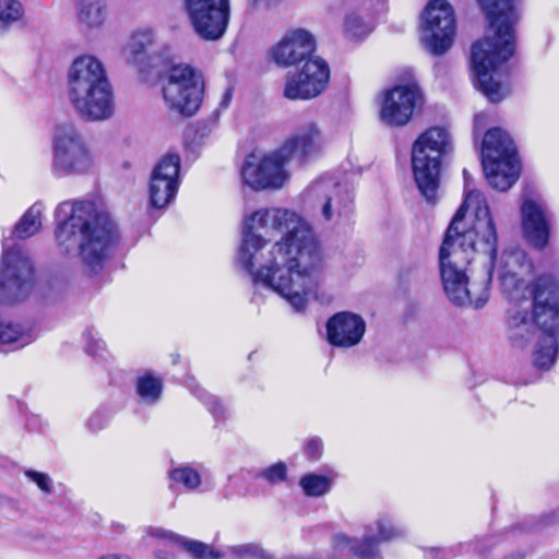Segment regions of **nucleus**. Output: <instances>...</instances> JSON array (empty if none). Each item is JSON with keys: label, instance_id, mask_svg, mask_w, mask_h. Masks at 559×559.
Instances as JSON below:
<instances>
[{"label": "nucleus", "instance_id": "nucleus-8", "mask_svg": "<svg viewBox=\"0 0 559 559\" xmlns=\"http://www.w3.org/2000/svg\"><path fill=\"white\" fill-rule=\"evenodd\" d=\"M452 152L451 136L444 128L433 127L413 144L412 167L421 195L436 202L440 186L441 159Z\"/></svg>", "mask_w": 559, "mask_h": 559}, {"label": "nucleus", "instance_id": "nucleus-21", "mask_svg": "<svg viewBox=\"0 0 559 559\" xmlns=\"http://www.w3.org/2000/svg\"><path fill=\"white\" fill-rule=\"evenodd\" d=\"M379 536L365 535L362 538L349 537L345 534H335L332 538L334 551L349 555L358 559H372L378 554V546L382 540H390L394 537L388 533L384 526H380Z\"/></svg>", "mask_w": 559, "mask_h": 559}, {"label": "nucleus", "instance_id": "nucleus-13", "mask_svg": "<svg viewBox=\"0 0 559 559\" xmlns=\"http://www.w3.org/2000/svg\"><path fill=\"white\" fill-rule=\"evenodd\" d=\"M34 266L20 247L3 245L0 265V301L15 304L24 300L33 286Z\"/></svg>", "mask_w": 559, "mask_h": 559}, {"label": "nucleus", "instance_id": "nucleus-19", "mask_svg": "<svg viewBox=\"0 0 559 559\" xmlns=\"http://www.w3.org/2000/svg\"><path fill=\"white\" fill-rule=\"evenodd\" d=\"M365 331L362 317L349 311L337 312L326 322V340L336 347L349 348L357 345Z\"/></svg>", "mask_w": 559, "mask_h": 559}, {"label": "nucleus", "instance_id": "nucleus-24", "mask_svg": "<svg viewBox=\"0 0 559 559\" xmlns=\"http://www.w3.org/2000/svg\"><path fill=\"white\" fill-rule=\"evenodd\" d=\"M488 183L498 191H507L519 179L520 160L481 163Z\"/></svg>", "mask_w": 559, "mask_h": 559}, {"label": "nucleus", "instance_id": "nucleus-10", "mask_svg": "<svg viewBox=\"0 0 559 559\" xmlns=\"http://www.w3.org/2000/svg\"><path fill=\"white\" fill-rule=\"evenodd\" d=\"M203 92V79L191 66L170 67L163 86L164 99L170 110L183 117L193 116L200 108Z\"/></svg>", "mask_w": 559, "mask_h": 559}, {"label": "nucleus", "instance_id": "nucleus-32", "mask_svg": "<svg viewBox=\"0 0 559 559\" xmlns=\"http://www.w3.org/2000/svg\"><path fill=\"white\" fill-rule=\"evenodd\" d=\"M163 392V383L160 379L152 374H145L138 379L136 393L147 404L156 403Z\"/></svg>", "mask_w": 559, "mask_h": 559}, {"label": "nucleus", "instance_id": "nucleus-16", "mask_svg": "<svg viewBox=\"0 0 559 559\" xmlns=\"http://www.w3.org/2000/svg\"><path fill=\"white\" fill-rule=\"evenodd\" d=\"M180 156L167 153L154 167L150 183V203L164 209L176 197L179 187Z\"/></svg>", "mask_w": 559, "mask_h": 559}, {"label": "nucleus", "instance_id": "nucleus-41", "mask_svg": "<svg viewBox=\"0 0 559 559\" xmlns=\"http://www.w3.org/2000/svg\"><path fill=\"white\" fill-rule=\"evenodd\" d=\"M107 423H108V417L106 416V414L104 412L98 411L91 416L87 425L92 431H98V430L103 429Z\"/></svg>", "mask_w": 559, "mask_h": 559}, {"label": "nucleus", "instance_id": "nucleus-23", "mask_svg": "<svg viewBox=\"0 0 559 559\" xmlns=\"http://www.w3.org/2000/svg\"><path fill=\"white\" fill-rule=\"evenodd\" d=\"M150 535L165 544L183 549L194 559H222L224 557L223 552L215 550L207 544L185 538L163 527L152 528Z\"/></svg>", "mask_w": 559, "mask_h": 559}, {"label": "nucleus", "instance_id": "nucleus-30", "mask_svg": "<svg viewBox=\"0 0 559 559\" xmlns=\"http://www.w3.org/2000/svg\"><path fill=\"white\" fill-rule=\"evenodd\" d=\"M373 31L370 22L366 21L359 13L350 12L344 17L343 33L346 38L361 39Z\"/></svg>", "mask_w": 559, "mask_h": 559}, {"label": "nucleus", "instance_id": "nucleus-27", "mask_svg": "<svg viewBox=\"0 0 559 559\" xmlns=\"http://www.w3.org/2000/svg\"><path fill=\"white\" fill-rule=\"evenodd\" d=\"M31 342L19 324L0 322V352L16 350Z\"/></svg>", "mask_w": 559, "mask_h": 559}, {"label": "nucleus", "instance_id": "nucleus-2", "mask_svg": "<svg viewBox=\"0 0 559 559\" xmlns=\"http://www.w3.org/2000/svg\"><path fill=\"white\" fill-rule=\"evenodd\" d=\"M473 194L466 192L464 202L447 228L439 250V263L448 298L457 306L469 302L481 308L489 297L498 236L488 206H478L472 229H460Z\"/></svg>", "mask_w": 559, "mask_h": 559}, {"label": "nucleus", "instance_id": "nucleus-20", "mask_svg": "<svg viewBox=\"0 0 559 559\" xmlns=\"http://www.w3.org/2000/svg\"><path fill=\"white\" fill-rule=\"evenodd\" d=\"M522 228L527 242L544 249L549 240V224L542 206L533 200H525L521 206Z\"/></svg>", "mask_w": 559, "mask_h": 559}, {"label": "nucleus", "instance_id": "nucleus-40", "mask_svg": "<svg viewBox=\"0 0 559 559\" xmlns=\"http://www.w3.org/2000/svg\"><path fill=\"white\" fill-rule=\"evenodd\" d=\"M323 443L320 438L310 439L305 448V454L309 460L318 461L322 454Z\"/></svg>", "mask_w": 559, "mask_h": 559}, {"label": "nucleus", "instance_id": "nucleus-3", "mask_svg": "<svg viewBox=\"0 0 559 559\" xmlns=\"http://www.w3.org/2000/svg\"><path fill=\"white\" fill-rule=\"evenodd\" d=\"M55 239L61 254L79 257L84 272L98 274L117 240L118 230L108 213L98 211L92 201L59 203L55 211Z\"/></svg>", "mask_w": 559, "mask_h": 559}, {"label": "nucleus", "instance_id": "nucleus-17", "mask_svg": "<svg viewBox=\"0 0 559 559\" xmlns=\"http://www.w3.org/2000/svg\"><path fill=\"white\" fill-rule=\"evenodd\" d=\"M420 100L421 94L416 85H397L384 93L380 118L392 127L405 126Z\"/></svg>", "mask_w": 559, "mask_h": 559}, {"label": "nucleus", "instance_id": "nucleus-1", "mask_svg": "<svg viewBox=\"0 0 559 559\" xmlns=\"http://www.w3.org/2000/svg\"><path fill=\"white\" fill-rule=\"evenodd\" d=\"M238 263L252 276L254 296L262 285L302 311L318 286L322 253L314 233L296 213L259 210L243 221Z\"/></svg>", "mask_w": 559, "mask_h": 559}, {"label": "nucleus", "instance_id": "nucleus-45", "mask_svg": "<svg viewBox=\"0 0 559 559\" xmlns=\"http://www.w3.org/2000/svg\"><path fill=\"white\" fill-rule=\"evenodd\" d=\"M502 559H526V554L523 551H512L506 555Z\"/></svg>", "mask_w": 559, "mask_h": 559}, {"label": "nucleus", "instance_id": "nucleus-42", "mask_svg": "<svg viewBox=\"0 0 559 559\" xmlns=\"http://www.w3.org/2000/svg\"><path fill=\"white\" fill-rule=\"evenodd\" d=\"M209 411L218 418H224L226 415V409L222 405V403L214 396H209L205 402Z\"/></svg>", "mask_w": 559, "mask_h": 559}, {"label": "nucleus", "instance_id": "nucleus-46", "mask_svg": "<svg viewBox=\"0 0 559 559\" xmlns=\"http://www.w3.org/2000/svg\"><path fill=\"white\" fill-rule=\"evenodd\" d=\"M98 559H131L127 555H118V554H108L99 557Z\"/></svg>", "mask_w": 559, "mask_h": 559}, {"label": "nucleus", "instance_id": "nucleus-18", "mask_svg": "<svg viewBox=\"0 0 559 559\" xmlns=\"http://www.w3.org/2000/svg\"><path fill=\"white\" fill-rule=\"evenodd\" d=\"M314 51L316 39L313 35L305 28H296L283 36L272 48L271 55L277 66L287 68L314 57Z\"/></svg>", "mask_w": 559, "mask_h": 559}, {"label": "nucleus", "instance_id": "nucleus-39", "mask_svg": "<svg viewBox=\"0 0 559 559\" xmlns=\"http://www.w3.org/2000/svg\"><path fill=\"white\" fill-rule=\"evenodd\" d=\"M24 474L31 481L35 483L44 493L50 495L52 492V479L48 474L33 469H26Z\"/></svg>", "mask_w": 559, "mask_h": 559}, {"label": "nucleus", "instance_id": "nucleus-34", "mask_svg": "<svg viewBox=\"0 0 559 559\" xmlns=\"http://www.w3.org/2000/svg\"><path fill=\"white\" fill-rule=\"evenodd\" d=\"M169 478L173 484H180L186 489L193 490L201 484L200 474L190 466H181L169 472Z\"/></svg>", "mask_w": 559, "mask_h": 559}, {"label": "nucleus", "instance_id": "nucleus-43", "mask_svg": "<svg viewBox=\"0 0 559 559\" xmlns=\"http://www.w3.org/2000/svg\"><path fill=\"white\" fill-rule=\"evenodd\" d=\"M543 524H551L559 522V508L545 513L542 519Z\"/></svg>", "mask_w": 559, "mask_h": 559}, {"label": "nucleus", "instance_id": "nucleus-36", "mask_svg": "<svg viewBox=\"0 0 559 559\" xmlns=\"http://www.w3.org/2000/svg\"><path fill=\"white\" fill-rule=\"evenodd\" d=\"M24 9L19 0H0V23L9 25L22 19Z\"/></svg>", "mask_w": 559, "mask_h": 559}, {"label": "nucleus", "instance_id": "nucleus-44", "mask_svg": "<svg viewBox=\"0 0 559 559\" xmlns=\"http://www.w3.org/2000/svg\"><path fill=\"white\" fill-rule=\"evenodd\" d=\"M231 97H233V92H231V90L229 88V90H227V91L224 93V96H223V99H222V102H221L219 106H221L222 108H227V107H228V105H229V103H230V100H231Z\"/></svg>", "mask_w": 559, "mask_h": 559}, {"label": "nucleus", "instance_id": "nucleus-35", "mask_svg": "<svg viewBox=\"0 0 559 559\" xmlns=\"http://www.w3.org/2000/svg\"><path fill=\"white\" fill-rule=\"evenodd\" d=\"M287 465L284 462H277L255 473L254 478H262L269 485L275 486L287 479Z\"/></svg>", "mask_w": 559, "mask_h": 559}, {"label": "nucleus", "instance_id": "nucleus-28", "mask_svg": "<svg viewBox=\"0 0 559 559\" xmlns=\"http://www.w3.org/2000/svg\"><path fill=\"white\" fill-rule=\"evenodd\" d=\"M532 262L526 252L521 248H510L503 251L500 262V271H510L512 274L524 275L531 273Z\"/></svg>", "mask_w": 559, "mask_h": 559}, {"label": "nucleus", "instance_id": "nucleus-9", "mask_svg": "<svg viewBox=\"0 0 559 559\" xmlns=\"http://www.w3.org/2000/svg\"><path fill=\"white\" fill-rule=\"evenodd\" d=\"M93 162V154L81 131L71 123L58 124L52 142L53 174L84 175L92 168Z\"/></svg>", "mask_w": 559, "mask_h": 559}, {"label": "nucleus", "instance_id": "nucleus-29", "mask_svg": "<svg viewBox=\"0 0 559 559\" xmlns=\"http://www.w3.org/2000/svg\"><path fill=\"white\" fill-rule=\"evenodd\" d=\"M79 20L88 27H97L106 17L104 0H76Z\"/></svg>", "mask_w": 559, "mask_h": 559}, {"label": "nucleus", "instance_id": "nucleus-12", "mask_svg": "<svg viewBox=\"0 0 559 559\" xmlns=\"http://www.w3.org/2000/svg\"><path fill=\"white\" fill-rule=\"evenodd\" d=\"M420 40L433 56L444 55L453 45L456 22L447 0H430L423 13Z\"/></svg>", "mask_w": 559, "mask_h": 559}, {"label": "nucleus", "instance_id": "nucleus-38", "mask_svg": "<svg viewBox=\"0 0 559 559\" xmlns=\"http://www.w3.org/2000/svg\"><path fill=\"white\" fill-rule=\"evenodd\" d=\"M83 338L85 342V350L88 355L97 356L102 355V352L105 349L104 342L98 337V332L94 329H86L83 333Z\"/></svg>", "mask_w": 559, "mask_h": 559}, {"label": "nucleus", "instance_id": "nucleus-26", "mask_svg": "<svg viewBox=\"0 0 559 559\" xmlns=\"http://www.w3.org/2000/svg\"><path fill=\"white\" fill-rule=\"evenodd\" d=\"M153 44V33L148 29L138 32L131 37L126 50V59L134 66L142 64L147 55V48Z\"/></svg>", "mask_w": 559, "mask_h": 559}, {"label": "nucleus", "instance_id": "nucleus-7", "mask_svg": "<svg viewBox=\"0 0 559 559\" xmlns=\"http://www.w3.org/2000/svg\"><path fill=\"white\" fill-rule=\"evenodd\" d=\"M68 97L86 121H103L114 115L112 86L103 63L93 56H80L72 62L68 71Z\"/></svg>", "mask_w": 559, "mask_h": 559}, {"label": "nucleus", "instance_id": "nucleus-22", "mask_svg": "<svg viewBox=\"0 0 559 559\" xmlns=\"http://www.w3.org/2000/svg\"><path fill=\"white\" fill-rule=\"evenodd\" d=\"M516 159L518 151L511 136L501 128L489 129L481 144V163Z\"/></svg>", "mask_w": 559, "mask_h": 559}, {"label": "nucleus", "instance_id": "nucleus-5", "mask_svg": "<svg viewBox=\"0 0 559 559\" xmlns=\"http://www.w3.org/2000/svg\"><path fill=\"white\" fill-rule=\"evenodd\" d=\"M533 298L534 321L526 312H518L510 321V340L514 347L523 348L534 337L538 328L537 349L534 352V365L548 370L555 364L559 337V282L549 274L540 275L534 282Z\"/></svg>", "mask_w": 559, "mask_h": 559}, {"label": "nucleus", "instance_id": "nucleus-33", "mask_svg": "<svg viewBox=\"0 0 559 559\" xmlns=\"http://www.w3.org/2000/svg\"><path fill=\"white\" fill-rule=\"evenodd\" d=\"M304 493L307 497H321L331 489V479L324 475L306 474L299 480Z\"/></svg>", "mask_w": 559, "mask_h": 559}, {"label": "nucleus", "instance_id": "nucleus-25", "mask_svg": "<svg viewBox=\"0 0 559 559\" xmlns=\"http://www.w3.org/2000/svg\"><path fill=\"white\" fill-rule=\"evenodd\" d=\"M43 204L34 203L15 224L13 235L17 239H26L39 231L41 227Z\"/></svg>", "mask_w": 559, "mask_h": 559}, {"label": "nucleus", "instance_id": "nucleus-14", "mask_svg": "<svg viewBox=\"0 0 559 559\" xmlns=\"http://www.w3.org/2000/svg\"><path fill=\"white\" fill-rule=\"evenodd\" d=\"M195 33L207 40L221 38L229 22V0H186Z\"/></svg>", "mask_w": 559, "mask_h": 559}, {"label": "nucleus", "instance_id": "nucleus-15", "mask_svg": "<svg viewBox=\"0 0 559 559\" xmlns=\"http://www.w3.org/2000/svg\"><path fill=\"white\" fill-rule=\"evenodd\" d=\"M329 80L328 62L314 56L305 60L300 70L287 75L284 96L292 100L314 98L326 88Z\"/></svg>", "mask_w": 559, "mask_h": 559}, {"label": "nucleus", "instance_id": "nucleus-6", "mask_svg": "<svg viewBox=\"0 0 559 559\" xmlns=\"http://www.w3.org/2000/svg\"><path fill=\"white\" fill-rule=\"evenodd\" d=\"M323 144L320 129L313 122L302 126L276 151L257 159L249 155L241 169L246 185L254 190L278 189L284 185L287 174L284 166L289 160L304 162L318 153Z\"/></svg>", "mask_w": 559, "mask_h": 559}, {"label": "nucleus", "instance_id": "nucleus-48", "mask_svg": "<svg viewBox=\"0 0 559 559\" xmlns=\"http://www.w3.org/2000/svg\"><path fill=\"white\" fill-rule=\"evenodd\" d=\"M155 557L156 559H174L173 555H164L162 550H157Z\"/></svg>", "mask_w": 559, "mask_h": 559}, {"label": "nucleus", "instance_id": "nucleus-37", "mask_svg": "<svg viewBox=\"0 0 559 559\" xmlns=\"http://www.w3.org/2000/svg\"><path fill=\"white\" fill-rule=\"evenodd\" d=\"M230 554L238 558L271 559V555L255 544H243L229 547Z\"/></svg>", "mask_w": 559, "mask_h": 559}, {"label": "nucleus", "instance_id": "nucleus-11", "mask_svg": "<svg viewBox=\"0 0 559 559\" xmlns=\"http://www.w3.org/2000/svg\"><path fill=\"white\" fill-rule=\"evenodd\" d=\"M307 198L325 223L342 225L354 214V193L346 183L320 179L307 190Z\"/></svg>", "mask_w": 559, "mask_h": 559}, {"label": "nucleus", "instance_id": "nucleus-4", "mask_svg": "<svg viewBox=\"0 0 559 559\" xmlns=\"http://www.w3.org/2000/svg\"><path fill=\"white\" fill-rule=\"evenodd\" d=\"M488 21L492 36L475 41L471 64L478 90L491 102L499 103L509 91L495 79L498 69L515 53L514 26L520 20L516 0H477Z\"/></svg>", "mask_w": 559, "mask_h": 559}, {"label": "nucleus", "instance_id": "nucleus-47", "mask_svg": "<svg viewBox=\"0 0 559 559\" xmlns=\"http://www.w3.org/2000/svg\"><path fill=\"white\" fill-rule=\"evenodd\" d=\"M463 177H464V182H465V193L468 192L467 191V187L469 185V181L472 179V176L469 175V173L467 171V169H464L463 170Z\"/></svg>", "mask_w": 559, "mask_h": 559}, {"label": "nucleus", "instance_id": "nucleus-31", "mask_svg": "<svg viewBox=\"0 0 559 559\" xmlns=\"http://www.w3.org/2000/svg\"><path fill=\"white\" fill-rule=\"evenodd\" d=\"M523 275L512 274L510 271H500L499 280L503 295L510 300H520L524 297L526 285Z\"/></svg>", "mask_w": 559, "mask_h": 559}, {"label": "nucleus", "instance_id": "nucleus-49", "mask_svg": "<svg viewBox=\"0 0 559 559\" xmlns=\"http://www.w3.org/2000/svg\"><path fill=\"white\" fill-rule=\"evenodd\" d=\"M27 535H29V536H32V537H36V538H38V537H44V534H41V533H39V532H37V531H36V532H33V531H32V532H28V533H27Z\"/></svg>", "mask_w": 559, "mask_h": 559}]
</instances>
